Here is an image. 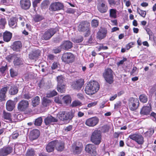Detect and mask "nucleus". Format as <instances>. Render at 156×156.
<instances>
[{"instance_id":"obj_57","label":"nucleus","mask_w":156,"mask_h":156,"mask_svg":"<svg viewBox=\"0 0 156 156\" xmlns=\"http://www.w3.org/2000/svg\"><path fill=\"white\" fill-rule=\"evenodd\" d=\"M6 23L5 20L4 18H1L0 19V25L4 26Z\"/></svg>"},{"instance_id":"obj_39","label":"nucleus","mask_w":156,"mask_h":156,"mask_svg":"<svg viewBox=\"0 0 156 156\" xmlns=\"http://www.w3.org/2000/svg\"><path fill=\"white\" fill-rule=\"evenodd\" d=\"M51 102V101L50 100L47 98L46 97H44L43 98L42 105L43 106L47 107L49 105Z\"/></svg>"},{"instance_id":"obj_53","label":"nucleus","mask_w":156,"mask_h":156,"mask_svg":"<svg viewBox=\"0 0 156 156\" xmlns=\"http://www.w3.org/2000/svg\"><path fill=\"white\" fill-rule=\"evenodd\" d=\"M109 129V127L107 125H105L103 126L101 129L102 131L104 132L105 133L107 132H108Z\"/></svg>"},{"instance_id":"obj_46","label":"nucleus","mask_w":156,"mask_h":156,"mask_svg":"<svg viewBox=\"0 0 156 156\" xmlns=\"http://www.w3.org/2000/svg\"><path fill=\"white\" fill-rule=\"evenodd\" d=\"M137 12L141 16L145 17L146 15V12L145 11L141 10L139 8H137Z\"/></svg>"},{"instance_id":"obj_18","label":"nucleus","mask_w":156,"mask_h":156,"mask_svg":"<svg viewBox=\"0 0 156 156\" xmlns=\"http://www.w3.org/2000/svg\"><path fill=\"white\" fill-rule=\"evenodd\" d=\"M20 5L23 9H28L31 6L30 1V0H20Z\"/></svg>"},{"instance_id":"obj_19","label":"nucleus","mask_w":156,"mask_h":156,"mask_svg":"<svg viewBox=\"0 0 156 156\" xmlns=\"http://www.w3.org/2000/svg\"><path fill=\"white\" fill-rule=\"evenodd\" d=\"M55 147L58 151H62L64 148V143L62 141L55 140Z\"/></svg>"},{"instance_id":"obj_40","label":"nucleus","mask_w":156,"mask_h":156,"mask_svg":"<svg viewBox=\"0 0 156 156\" xmlns=\"http://www.w3.org/2000/svg\"><path fill=\"white\" fill-rule=\"evenodd\" d=\"M58 81L57 85H65L63 82L64 78L62 76H59L57 77Z\"/></svg>"},{"instance_id":"obj_60","label":"nucleus","mask_w":156,"mask_h":156,"mask_svg":"<svg viewBox=\"0 0 156 156\" xmlns=\"http://www.w3.org/2000/svg\"><path fill=\"white\" fill-rule=\"evenodd\" d=\"M134 44V43L133 42H131L129 43H128L127 44L126 46V48L128 50L130 48L132 47L133 45Z\"/></svg>"},{"instance_id":"obj_22","label":"nucleus","mask_w":156,"mask_h":156,"mask_svg":"<svg viewBox=\"0 0 156 156\" xmlns=\"http://www.w3.org/2000/svg\"><path fill=\"white\" fill-rule=\"evenodd\" d=\"M40 135V131L37 129L32 130L30 135L29 138L32 140H35L38 138Z\"/></svg>"},{"instance_id":"obj_51","label":"nucleus","mask_w":156,"mask_h":156,"mask_svg":"<svg viewBox=\"0 0 156 156\" xmlns=\"http://www.w3.org/2000/svg\"><path fill=\"white\" fill-rule=\"evenodd\" d=\"M81 103L78 100H75L73 101L72 103V105L73 107H76L78 106L81 105Z\"/></svg>"},{"instance_id":"obj_61","label":"nucleus","mask_w":156,"mask_h":156,"mask_svg":"<svg viewBox=\"0 0 156 156\" xmlns=\"http://www.w3.org/2000/svg\"><path fill=\"white\" fill-rule=\"evenodd\" d=\"M97 102L96 101H94L89 103L87 105V107L89 108L94 106L97 105Z\"/></svg>"},{"instance_id":"obj_15","label":"nucleus","mask_w":156,"mask_h":156,"mask_svg":"<svg viewBox=\"0 0 156 156\" xmlns=\"http://www.w3.org/2000/svg\"><path fill=\"white\" fill-rule=\"evenodd\" d=\"M28 106V101L25 100H23L18 103V108L20 111H24L27 108Z\"/></svg>"},{"instance_id":"obj_9","label":"nucleus","mask_w":156,"mask_h":156,"mask_svg":"<svg viewBox=\"0 0 156 156\" xmlns=\"http://www.w3.org/2000/svg\"><path fill=\"white\" fill-rule=\"evenodd\" d=\"M97 8L98 11L102 13L106 12L108 8L106 2L104 0H99L97 4Z\"/></svg>"},{"instance_id":"obj_3","label":"nucleus","mask_w":156,"mask_h":156,"mask_svg":"<svg viewBox=\"0 0 156 156\" xmlns=\"http://www.w3.org/2000/svg\"><path fill=\"white\" fill-rule=\"evenodd\" d=\"M101 132L98 130L93 131L90 137V140L95 145H99L101 142Z\"/></svg>"},{"instance_id":"obj_43","label":"nucleus","mask_w":156,"mask_h":156,"mask_svg":"<svg viewBox=\"0 0 156 156\" xmlns=\"http://www.w3.org/2000/svg\"><path fill=\"white\" fill-rule=\"evenodd\" d=\"M49 4V1L47 0H45L42 2L41 6L42 9H45L48 8Z\"/></svg>"},{"instance_id":"obj_28","label":"nucleus","mask_w":156,"mask_h":156,"mask_svg":"<svg viewBox=\"0 0 156 156\" xmlns=\"http://www.w3.org/2000/svg\"><path fill=\"white\" fill-rule=\"evenodd\" d=\"M22 47V44L20 41L14 42L11 46V48L14 51H18Z\"/></svg>"},{"instance_id":"obj_21","label":"nucleus","mask_w":156,"mask_h":156,"mask_svg":"<svg viewBox=\"0 0 156 156\" xmlns=\"http://www.w3.org/2000/svg\"><path fill=\"white\" fill-rule=\"evenodd\" d=\"M61 48L64 50H68L71 48L73 47V44L69 41H64L60 45Z\"/></svg>"},{"instance_id":"obj_26","label":"nucleus","mask_w":156,"mask_h":156,"mask_svg":"<svg viewBox=\"0 0 156 156\" xmlns=\"http://www.w3.org/2000/svg\"><path fill=\"white\" fill-rule=\"evenodd\" d=\"M9 87L6 86L2 88L0 90V101H2L4 100L5 97V94Z\"/></svg>"},{"instance_id":"obj_11","label":"nucleus","mask_w":156,"mask_h":156,"mask_svg":"<svg viewBox=\"0 0 156 156\" xmlns=\"http://www.w3.org/2000/svg\"><path fill=\"white\" fill-rule=\"evenodd\" d=\"M63 4L60 2H55L51 3L49 7V10L52 11H57L63 9Z\"/></svg>"},{"instance_id":"obj_63","label":"nucleus","mask_w":156,"mask_h":156,"mask_svg":"<svg viewBox=\"0 0 156 156\" xmlns=\"http://www.w3.org/2000/svg\"><path fill=\"white\" fill-rule=\"evenodd\" d=\"M98 50L99 51H100L101 50H106L108 48L107 46H103V45H101L99 46L98 48Z\"/></svg>"},{"instance_id":"obj_1","label":"nucleus","mask_w":156,"mask_h":156,"mask_svg":"<svg viewBox=\"0 0 156 156\" xmlns=\"http://www.w3.org/2000/svg\"><path fill=\"white\" fill-rule=\"evenodd\" d=\"M99 88V85L97 82L93 81H90L86 86L84 90L86 94L92 95L97 92Z\"/></svg>"},{"instance_id":"obj_24","label":"nucleus","mask_w":156,"mask_h":156,"mask_svg":"<svg viewBox=\"0 0 156 156\" xmlns=\"http://www.w3.org/2000/svg\"><path fill=\"white\" fill-rule=\"evenodd\" d=\"M41 51L40 50H37L33 51L29 55V58L31 59H34L38 58L40 55Z\"/></svg>"},{"instance_id":"obj_32","label":"nucleus","mask_w":156,"mask_h":156,"mask_svg":"<svg viewBox=\"0 0 156 156\" xmlns=\"http://www.w3.org/2000/svg\"><path fill=\"white\" fill-rule=\"evenodd\" d=\"M2 117L5 119L8 120L10 122H12L11 119L12 115L9 112H7L4 111L2 113Z\"/></svg>"},{"instance_id":"obj_45","label":"nucleus","mask_w":156,"mask_h":156,"mask_svg":"<svg viewBox=\"0 0 156 156\" xmlns=\"http://www.w3.org/2000/svg\"><path fill=\"white\" fill-rule=\"evenodd\" d=\"M57 94V93L56 91L53 90L52 91H51L48 93H47L46 95V97L50 98L55 96Z\"/></svg>"},{"instance_id":"obj_27","label":"nucleus","mask_w":156,"mask_h":156,"mask_svg":"<svg viewBox=\"0 0 156 156\" xmlns=\"http://www.w3.org/2000/svg\"><path fill=\"white\" fill-rule=\"evenodd\" d=\"M151 110V106H144L141 110L140 113L141 115H147L150 114Z\"/></svg>"},{"instance_id":"obj_23","label":"nucleus","mask_w":156,"mask_h":156,"mask_svg":"<svg viewBox=\"0 0 156 156\" xmlns=\"http://www.w3.org/2000/svg\"><path fill=\"white\" fill-rule=\"evenodd\" d=\"M44 122L46 125H49L52 122H56L58 119L50 115L47 117L44 120Z\"/></svg>"},{"instance_id":"obj_36","label":"nucleus","mask_w":156,"mask_h":156,"mask_svg":"<svg viewBox=\"0 0 156 156\" xmlns=\"http://www.w3.org/2000/svg\"><path fill=\"white\" fill-rule=\"evenodd\" d=\"M62 101L66 104H69L71 102V98L69 95H66L62 98Z\"/></svg>"},{"instance_id":"obj_2","label":"nucleus","mask_w":156,"mask_h":156,"mask_svg":"<svg viewBox=\"0 0 156 156\" xmlns=\"http://www.w3.org/2000/svg\"><path fill=\"white\" fill-rule=\"evenodd\" d=\"M103 76L107 83L110 84L113 83L114 81V72L111 69H105L103 73Z\"/></svg>"},{"instance_id":"obj_64","label":"nucleus","mask_w":156,"mask_h":156,"mask_svg":"<svg viewBox=\"0 0 156 156\" xmlns=\"http://www.w3.org/2000/svg\"><path fill=\"white\" fill-rule=\"evenodd\" d=\"M23 98L25 99H29L31 98V96L28 94H25L23 95Z\"/></svg>"},{"instance_id":"obj_33","label":"nucleus","mask_w":156,"mask_h":156,"mask_svg":"<svg viewBox=\"0 0 156 156\" xmlns=\"http://www.w3.org/2000/svg\"><path fill=\"white\" fill-rule=\"evenodd\" d=\"M18 91V88L15 85H12L11 86V88L9 90V93L11 95H15L16 94Z\"/></svg>"},{"instance_id":"obj_52","label":"nucleus","mask_w":156,"mask_h":156,"mask_svg":"<svg viewBox=\"0 0 156 156\" xmlns=\"http://www.w3.org/2000/svg\"><path fill=\"white\" fill-rule=\"evenodd\" d=\"M34 19L35 22H37L42 20L43 19V17L40 15H36L35 16Z\"/></svg>"},{"instance_id":"obj_6","label":"nucleus","mask_w":156,"mask_h":156,"mask_svg":"<svg viewBox=\"0 0 156 156\" xmlns=\"http://www.w3.org/2000/svg\"><path fill=\"white\" fill-rule=\"evenodd\" d=\"M61 59L62 61L66 63H72L74 60V55L70 52L64 53L62 55Z\"/></svg>"},{"instance_id":"obj_44","label":"nucleus","mask_w":156,"mask_h":156,"mask_svg":"<svg viewBox=\"0 0 156 156\" xmlns=\"http://www.w3.org/2000/svg\"><path fill=\"white\" fill-rule=\"evenodd\" d=\"M154 130L153 128H151L148 129V130L146 132V136L149 137L151 136L154 133Z\"/></svg>"},{"instance_id":"obj_10","label":"nucleus","mask_w":156,"mask_h":156,"mask_svg":"<svg viewBox=\"0 0 156 156\" xmlns=\"http://www.w3.org/2000/svg\"><path fill=\"white\" fill-rule=\"evenodd\" d=\"M139 145H142L144 142V138L142 135L138 134H134L129 135L128 137Z\"/></svg>"},{"instance_id":"obj_17","label":"nucleus","mask_w":156,"mask_h":156,"mask_svg":"<svg viewBox=\"0 0 156 156\" xmlns=\"http://www.w3.org/2000/svg\"><path fill=\"white\" fill-rule=\"evenodd\" d=\"M107 33V30L106 29L101 28L97 33V37L100 40H102L106 37Z\"/></svg>"},{"instance_id":"obj_48","label":"nucleus","mask_w":156,"mask_h":156,"mask_svg":"<svg viewBox=\"0 0 156 156\" xmlns=\"http://www.w3.org/2000/svg\"><path fill=\"white\" fill-rule=\"evenodd\" d=\"M99 21L96 20H93L91 21V26L94 27H97L98 25Z\"/></svg>"},{"instance_id":"obj_20","label":"nucleus","mask_w":156,"mask_h":156,"mask_svg":"<svg viewBox=\"0 0 156 156\" xmlns=\"http://www.w3.org/2000/svg\"><path fill=\"white\" fill-rule=\"evenodd\" d=\"M83 83L81 80H79L73 82L72 87L74 89L79 90L83 85Z\"/></svg>"},{"instance_id":"obj_14","label":"nucleus","mask_w":156,"mask_h":156,"mask_svg":"<svg viewBox=\"0 0 156 156\" xmlns=\"http://www.w3.org/2000/svg\"><path fill=\"white\" fill-rule=\"evenodd\" d=\"M96 147L93 144H89L86 145L85 150L86 152L91 155H94L96 154Z\"/></svg>"},{"instance_id":"obj_42","label":"nucleus","mask_w":156,"mask_h":156,"mask_svg":"<svg viewBox=\"0 0 156 156\" xmlns=\"http://www.w3.org/2000/svg\"><path fill=\"white\" fill-rule=\"evenodd\" d=\"M65 85H61L57 86V89L58 92L61 93H64L65 91Z\"/></svg>"},{"instance_id":"obj_7","label":"nucleus","mask_w":156,"mask_h":156,"mask_svg":"<svg viewBox=\"0 0 156 156\" xmlns=\"http://www.w3.org/2000/svg\"><path fill=\"white\" fill-rule=\"evenodd\" d=\"M58 116L62 121L71 119L73 116V114L71 112H67L66 111H61L58 113Z\"/></svg>"},{"instance_id":"obj_56","label":"nucleus","mask_w":156,"mask_h":156,"mask_svg":"<svg viewBox=\"0 0 156 156\" xmlns=\"http://www.w3.org/2000/svg\"><path fill=\"white\" fill-rule=\"evenodd\" d=\"M10 73L11 76L12 77H14L16 76L17 75V73L16 72L14 71L13 69H11L10 70Z\"/></svg>"},{"instance_id":"obj_12","label":"nucleus","mask_w":156,"mask_h":156,"mask_svg":"<svg viewBox=\"0 0 156 156\" xmlns=\"http://www.w3.org/2000/svg\"><path fill=\"white\" fill-rule=\"evenodd\" d=\"M56 32L55 29H51L46 31L42 35L41 38L43 39L48 40Z\"/></svg>"},{"instance_id":"obj_47","label":"nucleus","mask_w":156,"mask_h":156,"mask_svg":"<svg viewBox=\"0 0 156 156\" xmlns=\"http://www.w3.org/2000/svg\"><path fill=\"white\" fill-rule=\"evenodd\" d=\"M34 154V149L32 148L28 150L26 154L27 156H33Z\"/></svg>"},{"instance_id":"obj_25","label":"nucleus","mask_w":156,"mask_h":156,"mask_svg":"<svg viewBox=\"0 0 156 156\" xmlns=\"http://www.w3.org/2000/svg\"><path fill=\"white\" fill-rule=\"evenodd\" d=\"M12 36V34L11 32L7 31H6L3 34V40L6 42L9 41Z\"/></svg>"},{"instance_id":"obj_41","label":"nucleus","mask_w":156,"mask_h":156,"mask_svg":"<svg viewBox=\"0 0 156 156\" xmlns=\"http://www.w3.org/2000/svg\"><path fill=\"white\" fill-rule=\"evenodd\" d=\"M139 99L140 101L143 103H146L148 100L147 96L144 94L140 95L139 97Z\"/></svg>"},{"instance_id":"obj_58","label":"nucleus","mask_w":156,"mask_h":156,"mask_svg":"<svg viewBox=\"0 0 156 156\" xmlns=\"http://www.w3.org/2000/svg\"><path fill=\"white\" fill-rule=\"evenodd\" d=\"M75 12V9L71 8H69L66 10V12L69 13L73 14Z\"/></svg>"},{"instance_id":"obj_4","label":"nucleus","mask_w":156,"mask_h":156,"mask_svg":"<svg viewBox=\"0 0 156 156\" xmlns=\"http://www.w3.org/2000/svg\"><path fill=\"white\" fill-rule=\"evenodd\" d=\"M78 30L80 32H86V34L89 35L90 32V23L87 21L81 22L78 27Z\"/></svg>"},{"instance_id":"obj_62","label":"nucleus","mask_w":156,"mask_h":156,"mask_svg":"<svg viewBox=\"0 0 156 156\" xmlns=\"http://www.w3.org/2000/svg\"><path fill=\"white\" fill-rule=\"evenodd\" d=\"M109 4L110 5H114L116 4V2L115 0H108Z\"/></svg>"},{"instance_id":"obj_16","label":"nucleus","mask_w":156,"mask_h":156,"mask_svg":"<svg viewBox=\"0 0 156 156\" xmlns=\"http://www.w3.org/2000/svg\"><path fill=\"white\" fill-rule=\"evenodd\" d=\"M13 148L10 147H5L0 149V156H6L11 153Z\"/></svg>"},{"instance_id":"obj_49","label":"nucleus","mask_w":156,"mask_h":156,"mask_svg":"<svg viewBox=\"0 0 156 156\" xmlns=\"http://www.w3.org/2000/svg\"><path fill=\"white\" fill-rule=\"evenodd\" d=\"M83 37L80 36L76 39H74L73 40V41L74 43H79L81 42L83 40Z\"/></svg>"},{"instance_id":"obj_55","label":"nucleus","mask_w":156,"mask_h":156,"mask_svg":"<svg viewBox=\"0 0 156 156\" xmlns=\"http://www.w3.org/2000/svg\"><path fill=\"white\" fill-rule=\"evenodd\" d=\"M7 65H6L5 66H2L0 68V71L2 74H3L5 73Z\"/></svg>"},{"instance_id":"obj_37","label":"nucleus","mask_w":156,"mask_h":156,"mask_svg":"<svg viewBox=\"0 0 156 156\" xmlns=\"http://www.w3.org/2000/svg\"><path fill=\"white\" fill-rule=\"evenodd\" d=\"M14 149L15 152H20L22 151V149H23V146L21 144H17L15 145Z\"/></svg>"},{"instance_id":"obj_54","label":"nucleus","mask_w":156,"mask_h":156,"mask_svg":"<svg viewBox=\"0 0 156 156\" xmlns=\"http://www.w3.org/2000/svg\"><path fill=\"white\" fill-rule=\"evenodd\" d=\"M19 135V134L18 132L17 131H16L13 132L12 135V136L13 139H15L17 138Z\"/></svg>"},{"instance_id":"obj_34","label":"nucleus","mask_w":156,"mask_h":156,"mask_svg":"<svg viewBox=\"0 0 156 156\" xmlns=\"http://www.w3.org/2000/svg\"><path fill=\"white\" fill-rule=\"evenodd\" d=\"M40 101L39 97L37 96H36L32 99V105L34 107H35L39 104Z\"/></svg>"},{"instance_id":"obj_35","label":"nucleus","mask_w":156,"mask_h":156,"mask_svg":"<svg viewBox=\"0 0 156 156\" xmlns=\"http://www.w3.org/2000/svg\"><path fill=\"white\" fill-rule=\"evenodd\" d=\"M109 16L111 18L115 19L117 17V11L116 9H112L109 10Z\"/></svg>"},{"instance_id":"obj_38","label":"nucleus","mask_w":156,"mask_h":156,"mask_svg":"<svg viewBox=\"0 0 156 156\" xmlns=\"http://www.w3.org/2000/svg\"><path fill=\"white\" fill-rule=\"evenodd\" d=\"M43 121L41 117H39L36 119L34 121V124L36 126H41Z\"/></svg>"},{"instance_id":"obj_30","label":"nucleus","mask_w":156,"mask_h":156,"mask_svg":"<svg viewBox=\"0 0 156 156\" xmlns=\"http://www.w3.org/2000/svg\"><path fill=\"white\" fill-rule=\"evenodd\" d=\"M17 19L16 18L12 17L10 19L9 21V25L13 28H16L17 26Z\"/></svg>"},{"instance_id":"obj_5","label":"nucleus","mask_w":156,"mask_h":156,"mask_svg":"<svg viewBox=\"0 0 156 156\" xmlns=\"http://www.w3.org/2000/svg\"><path fill=\"white\" fill-rule=\"evenodd\" d=\"M139 105V101L137 98L131 97L129 99L128 106L131 111H134L136 110L138 108Z\"/></svg>"},{"instance_id":"obj_29","label":"nucleus","mask_w":156,"mask_h":156,"mask_svg":"<svg viewBox=\"0 0 156 156\" xmlns=\"http://www.w3.org/2000/svg\"><path fill=\"white\" fill-rule=\"evenodd\" d=\"M15 104L14 102L11 100L8 101L6 104L7 110L9 111L12 110L15 107Z\"/></svg>"},{"instance_id":"obj_50","label":"nucleus","mask_w":156,"mask_h":156,"mask_svg":"<svg viewBox=\"0 0 156 156\" xmlns=\"http://www.w3.org/2000/svg\"><path fill=\"white\" fill-rule=\"evenodd\" d=\"M20 20L21 21V25L22 27H24L26 23V20L22 16H20L19 18Z\"/></svg>"},{"instance_id":"obj_8","label":"nucleus","mask_w":156,"mask_h":156,"mask_svg":"<svg viewBox=\"0 0 156 156\" xmlns=\"http://www.w3.org/2000/svg\"><path fill=\"white\" fill-rule=\"evenodd\" d=\"M6 58L9 60L13 59L14 64L15 66L21 65L23 63L22 59L19 57V54H15L11 55H9Z\"/></svg>"},{"instance_id":"obj_31","label":"nucleus","mask_w":156,"mask_h":156,"mask_svg":"<svg viewBox=\"0 0 156 156\" xmlns=\"http://www.w3.org/2000/svg\"><path fill=\"white\" fill-rule=\"evenodd\" d=\"M55 142L54 141L49 143L46 146V149L47 151L48 152H51L53 151L55 148Z\"/></svg>"},{"instance_id":"obj_59","label":"nucleus","mask_w":156,"mask_h":156,"mask_svg":"<svg viewBox=\"0 0 156 156\" xmlns=\"http://www.w3.org/2000/svg\"><path fill=\"white\" fill-rule=\"evenodd\" d=\"M58 67V64L57 62H54L51 66L52 70L56 69Z\"/></svg>"},{"instance_id":"obj_13","label":"nucleus","mask_w":156,"mask_h":156,"mask_svg":"<svg viewBox=\"0 0 156 156\" xmlns=\"http://www.w3.org/2000/svg\"><path fill=\"white\" fill-rule=\"evenodd\" d=\"M99 119L97 117H93L87 119L86 122V125L90 127H94L97 124Z\"/></svg>"}]
</instances>
